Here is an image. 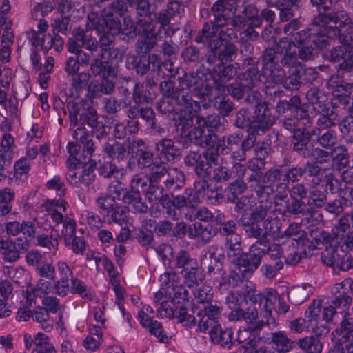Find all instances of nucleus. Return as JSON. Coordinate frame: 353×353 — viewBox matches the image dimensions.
Returning a JSON list of instances; mask_svg holds the SVG:
<instances>
[{"instance_id":"obj_1","label":"nucleus","mask_w":353,"mask_h":353,"mask_svg":"<svg viewBox=\"0 0 353 353\" xmlns=\"http://www.w3.org/2000/svg\"><path fill=\"white\" fill-rule=\"evenodd\" d=\"M70 126L76 127L79 125L87 123L92 129L103 132L105 126L101 121H98L95 110L86 109L82 103L70 101L68 104Z\"/></svg>"},{"instance_id":"obj_2","label":"nucleus","mask_w":353,"mask_h":353,"mask_svg":"<svg viewBox=\"0 0 353 353\" xmlns=\"http://www.w3.org/2000/svg\"><path fill=\"white\" fill-rule=\"evenodd\" d=\"M330 14V12L327 14L321 13L317 15L313 19L312 27L310 28V31H312L310 42L321 49L330 44L332 37L336 36V34H339V23H335L332 21L319 23H316L315 21L316 19L320 15H327Z\"/></svg>"},{"instance_id":"obj_3","label":"nucleus","mask_w":353,"mask_h":353,"mask_svg":"<svg viewBox=\"0 0 353 353\" xmlns=\"http://www.w3.org/2000/svg\"><path fill=\"white\" fill-rule=\"evenodd\" d=\"M68 181L75 185H88L94 179V167L81 161L77 158H69L67 161Z\"/></svg>"},{"instance_id":"obj_4","label":"nucleus","mask_w":353,"mask_h":353,"mask_svg":"<svg viewBox=\"0 0 353 353\" xmlns=\"http://www.w3.org/2000/svg\"><path fill=\"white\" fill-rule=\"evenodd\" d=\"M101 17L100 18L96 12L89 13L86 27L90 30H95L97 32L109 31L119 34L121 32V21L117 15L103 10Z\"/></svg>"},{"instance_id":"obj_5","label":"nucleus","mask_w":353,"mask_h":353,"mask_svg":"<svg viewBox=\"0 0 353 353\" xmlns=\"http://www.w3.org/2000/svg\"><path fill=\"white\" fill-rule=\"evenodd\" d=\"M161 94L168 99L174 100L179 105L184 108L195 110L198 107V103L192 99V96L184 89L179 87L175 89L174 83L170 81H162L160 85Z\"/></svg>"},{"instance_id":"obj_6","label":"nucleus","mask_w":353,"mask_h":353,"mask_svg":"<svg viewBox=\"0 0 353 353\" xmlns=\"http://www.w3.org/2000/svg\"><path fill=\"white\" fill-rule=\"evenodd\" d=\"M276 47L278 52L282 53L284 51L283 58L281 60L283 68L288 72L292 71L294 68L297 69V70H303L301 63L297 61V52L294 41H291L288 38L284 37L276 43Z\"/></svg>"},{"instance_id":"obj_7","label":"nucleus","mask_w":353,"mask_h":353,"mask_svg":"<svg viewBox=\"0 0 353 353\" xmlns=\"http://www.w3.org/2000/svg\"><path fill=\"white\" fill-rule=\"evenodd\" d=\"M273 124V119L270 112L268 104L265 102L256 105L254 116L250 123V128L254 132L259 134L264 132Z\"/></svg>"},{"instance_id":"obj_8","label":"nucleus","mask_w":353,"mask_h":353,"mask_svg":"<svg viewBox=\"0 0 353 353\" xmlns=\"http://www.w3.org/2000/svg\"><path fill=\"white\" fill-rule=\"evenodd\" d=\"M30 246L26 238H17L15 241L6 240L0 246V252L8 262H14L19 259V253L28 250Z\"/></svg>"},{"instance_id":"obj_9","label":"nucleus","mask_w":353,"mask_h":353,"mask_svg":"<svg viewBox=\"0 0 353 353\" xmlns=\"http://www.w3.org/2000/svg\"><path fill=\"white\" fill-rule=\"evenodd\" d=\"M154 302L159 306L157 314L161 318L173 319L175 311L179 308L176 307V303L171 300L170 293L163 289H160L154 294Z\"/></svg>"},{"instance_id":"obj_10","label":"nucleus","mask_w":353,"mask_h":353,"mask_svg":"<svg viewBox=\"0 0 353 353\" xmlns=\"http://www.w3.org/2000/svg\"><path fill=\"white\" fill-rule=\"evenodd\" d=\"M220 28L212 23L206 22L196 37L197 43H203L208 45V51L219 50L220 42L219 40V29Z\"/></svg>"},{"instance_id":"obj_11","label":"nucleus","mask_w":353,"mask_h":353,"mask_svg":"<svg viewBox=\"0 0 353 353\" xmlns=\"http://www.w3.org/2000/svg\"><path fill=\"white\" fill-rule=\"evenodd\" d=\"M59 279L54 282V288L58 295L66 296L70 292L69 281L74 278L73 272L69 265L64 261L57 263Z\"/></svg>"},{"instance_id":"obj_12","label":"nucleus","mask_w":353,"mask_h":353,"mask_svg":"<svg viewBox=\"0 0 353 353\" xmlns=\"http://www.w3.org/2000/svg\"><path fill=\"white\" fill-rule=\"evenodd\" d=\"M86 28V31L81 28H75L73 32V38L68 41V47L72 45L79 49L85 48L91 51L95 50L97 48V42L89 33V30H91L87 27Z\"/></svg>"},{"instance_id":"obj_13","label":"nucleus","mask_w":353,"mask_h":353,"mask_svg":"<svg viewBox=\"0 0 353 353\" xmlns=\"http://www.w3.org/2000/svg\"><path fill=\"white\" fill-rule=\"evenodd\" d=\"M333 234L336 242L349 246L353 241L350 232V216L345 215L340 219L339 223L333 229Z\"/></svg>"},{"instance_id":"obj_14","label":"nucleus","mask_w":353,"mask_h":353,"mask_svg":"<svg viewBox=\"0 0 353 353\" xmlns=\"http://www.w3.org/2000/svg\"><path fill=\"white\" fill-rule=\"evenodd\" d=\"M236 46L232 42H226L222 50L208 51L207 61L210 64H215L216 61H220L221 63L223 61H231L233 56L236 55Z\"/></svg>"},{"instance_id":"obj_15","label":"nucleus","mask_w":353,"mask_h":353,"mask_svg":"<svg viewBox=\"0 0 353 353\" xmlns=\"http://www.w3.org/2000/svg\"><path fill=\"white\" fill-rule=\"evenodd\" d=\"M90 74L93 77L101 79L116 78L115 68L107 61H102L101 58L94 59L90 64Z\"/></svg>"},{"instance_id":"obj_16","label":"nucleus","mask_w":353,"mask_h":353,"mask_svg":"<svg viewBox=\"0 0 353 353\" xmlns=\"http://www.w3.org/2000/svg\"><path fill=\"white\" fill-rule=\"evenodd\" d=\"M306 129L298 130L293 135V149L304 158H310V152L313 145L309 141V136H306Z\"/></svg>"},{"instance_id":"obj_17","label":"nucleus","mask_w":353,"mask_h":353,"mask_svg":"<svg viewBox=\"0 0 353 353\" xmlns=\"http://www.w3.org/2000/svg\"><path fill=\"white\" fill-rule=\"evenodd\" d=\"M239 225L243 229L245 235L248 239L256 240L255 244L266 246L262 228L257 223L239 219Z\"/></svg>"},{"instance_id":"obj_18","label":"nucleus","mask_w":353,"mask_h":353,"mask_svg":"<svg viewBox=\"0 0 353 353\" xmlns=\"http://www.w3.org/2000/svg\"><path fill=\"white\" fill-rule=\"evenodd\" d=\"M130 142L125 141L123 143L110 140L103 146V151L111 158L119 160L123 159L129 153Z\"/></svg>"},{"instance_id":"obj_19","label":"nucleus","mask_w":353,"mask_h":353,"mask_svg":"<svg viewBox=\"0 0 353 353\" xmlns=\"http://www.w3.org/2000/svg\"><path fill=\"white\" fill-rule=\"evenodd\" d=\"M212 12L214 16L212 23L219 28L228 25L233 14L232 9L222 3L221 1H218L213 5Z\"/></svg>"},{"instance_id":"obj_20","label":"nucleus","mask_w":353,"mask_h":353,"mask_svg":"<svg viewBox=\"0 0 353 353\" xmlns=\"http://www.w3.org/2000/svg\"><path fill=\"white\" fill-rule=\"evenodd\" d=\"M66 202L63 199H47L45 203L42 205V207L49 212L51 219L53 222L57 225L63 223L65 217L62 212L59 211L57 208H62L63 212L65 211Z\"/></svg>"},{"instance_id":"obj_21","label":"nucleus","mask_w":353,"mask_h":353,"mask_svg":"<svg viewBox=\"0 0 353 353\" xmlns=\"http://www.w3.org/2000/svg\"><path fill=\"white\" fill-rule=\"evenodd\" d=\"M206 259V271L210 279L219 285L220 288L221 279H223L225 274V272L223 268V265L218 257H216L213 254H210L208 258Z\"/></svg>"},{"instance_id":"obj_22","label":"nucleus","mask_w":353,"mask_h":353,"mask_svg":"<svg viewBox=\"0 0 353 353\" xmlns=\"http://www.w3.org/2000/svg\"><path fill=\"white\" fill-rule=\"evenodd\" d=\"M212 74L213 79L217 85V88L224 90L227 86L226 83L236 74V69L232 65L221 67L218 64Z\"/></svg>"},{"instance_id":"obj_23","label":"nucleus","mask_w":353,"mask_h":353,"mask_svg":"<svg viewBox=\"0 0 353 353\" xmlns=\"http://www.w3.org/2000/svg\"><path fill=\"white\" fill-rule=\"evenodd\" d=\"M187 110L177 114L174 117V125L178 132L182 134L188 130L193 125L196 117H199L196 114H192V112L196 113L199 106L195 110H191L190 108H185Z\"/></svg>"},{"instance_id":"obj_24","label":"nucleus","mask_w":353,"mask_h":353,"mask_svg":"<svg viewBox=\"0 0 353 353\" xmlns=\"http://www.w3.org/2000/svg\"><path fill=\"white\" fill-rule=\"evenodd\" d=\"M270 341L276 347L277 352H288L295 347L296 343L288 338L283 331H276L270 334Z\"/></svg>"},{"instance_id":"obj_25","label":"nucleus","mask_w":353,"mask_h":353,"mask_svg":"<svg viewBox=\"0 0 353 353\" xmlns=\"http://www.w3.org/2000/svg\"><path fill=\"white\" fill-rule=\"evenodd\" d=\"M188 235L190 238L203 244L208 243L213 236L212 227L204 226L199 222H195L189 226Z\"/></svg>"},{"instance_id":"obj_26","label":"nucleus","mask_w":353,"mask_h":353,"mask_svg":"<svg viewBox=\"0 0 353 353\" xmlns=\"http://www.w3.org/2000/svg\"><path fill=\"white\" fill-rule=\"evenodd\" d=\"M277 301V296L274 292H268L263 296V307L262 312L263 317L265 319L264 321H259L256 322V327L260 328L265 325H268L269 320L272 317V312L274 310V305Z\"/></svg>"},{"instance_id":"obj_27","label":"nucleus","mask_w":353,"mask_h":353,"mask_svg":"<svg viewBox=\"0 0 353 353\" xmlns=\"http://www.w3.org/2000/svg\"><path fill=\"white\" fill-rule=\"evenodd\" d=\"M123 200L125 204L130 205L137 212L145 213L148 211V206L139 191L131 190L126 191Z\"/></svg>"},{"instance_id":"obj_28","label":"nucleus","mask_w":353,"mask_h":353,"mask_svg":"<svg viewBox=\"0 0 353 353\" xmlns=\"http://www.w3.org/2000/svg\"><path fill=\"white\" fill-rule=\"evenodd\" d=\"M196 125L187 134L188 139L196 145L203 146L205 129L207 128L205 119L201 117H195Z\"/></svg>"},{"instance_id":"obj_29","label":"nucleus","mask_w":353,"mask_h":353,"mask_svg":"<svg viewBox=\"0 0 353 353\" xmlns=\"http://www.w3.org/2000/svg\"><path fill=\"white\" fill-rule=\"evenodd\" d=\"M182 274L190 287L199 285L203 281L197 261H192L189 266L182 270Z\"/></svg>"},{"instance_id":"obj_30","label":"nucleus","mask_w":353,"mask_h":353,"mask_svg":"<svg viewBox=\"0 0 353 353\" xmlns=\"http://www.w3.org/2000/svg\"><path fill=\"white\" fill-rule=\"evenodd\" d=\"M203 85V79L197 74L189 73L185 74L183 79H179V87L189 92H196L200 89V86Z\"/></svg>"},{"instance_id":"obj_31","label":"nucleus","mask_w":353,"mask_h":353,"mask_svg":"<svg viewBox=\"0 0 353 353\" xmlns=\"http://www.w3.org/2000/svg\"><path fill=\"white\" fill-rule=\"evenodd\" d=\"M296 344L305 353H321L323 348L319 336L316 335L300 339Z\"/></svg>"},{"instance_id":"obj_32","label":"nucleus","mask_w":353,"mask_h":353,"mask_svg":"<svg viewBox=\"0 0 353 353\" xmlns=\"http://www.w3.org/2000/svg\"><path fill=\"white\" fill-rule=\"evenodd\" d=\"M335 333L344 341H353V317L347 314L342 315V319Z\"/></svg>"},{"instance_id":"obj_33","label":"nucleus","mask_w":353,"mask_h":353,"mask_svg":"<svg viewBox=\"0 0 353 353\" xmlns=\"http://www.w3.org/2000/svg\"><path fill=\"white\" fill-rule=\"evenodd\" d=\"M91 77L92 74L85 72L78 73L76 76L74 75L71 81V88L69 90V97L74 99L78 98L79 92L88 83Z\"/></svg>"},{"instance_id":"obj_34","label":"nucleus","mask_w":353,"mask_h":353,"mask_svg":"<svg viewBox=\"0 0 353 353\" xmlns=\"http://www.w3.org/2000/svg\"><path fill=\"white\" fill-rule=\"evenodd\" d=\"M102 343V331L99 326L90 327L89 335L84 339L83 345L90 351H95Z\"/></svg>"},{"instance_id":"obj_35","label":"nucleus","mask_w":353,"mask_h":353,"mask_svg":"<svg viewBox=\"0 0 353 353\" xmlns=\"http://www.w3.org/2000/svg\"><path fill=\"white\" fill-rule=\"evenodd\" d=\"M257 245V244H253L250 247V252H252L250 256L248 254L241 255V257L246 261L247 265L252 273L259 268L262 256L266 253L265 249L259 250Z\"/></svg>"},{"instance_id":"obj_36","label":"nucleus","mask_w":353,"mask_h":353,"mask_svg":"<svg viewBox=\"0 0 353 353\" xmlns=\"http://www.w3.org/2000/svg\"><path fill=\"white\" fill-rule=\"evenodd\" d=\"M155 150L159 155H163L168 161H173L176 155V150L174 148L172 139H163L155 145Z\"/></svg>"},{"instance_id":"obj_37","label":"nucleus","mask_w":353,"mask_h":353,"mask_svg":"<svg viewBox=\"0 0 353 353\" xmlns=\"http://www.w3.org/2000/svg\"><path fill=\"white\" fill-rule=\"evenodd\" d=\"M310 287L307 285L292 287L288 294L289 300L294 305H299L306 301L309 296Z\"/></svg>"},{"instance_id":"obj_38","label":"nucleus","mask_w":353,"mask_h":353,"mask_svg":"<svg viewBox=\"0 0 353 353\" xmlns=\"http://www.w3.org/2000/svg\"><path fill=\"white\" fill-rule=\"evenodd\" d=\"M334 299L332 301L335 307H347L352 301L351 297L347 294L342 283H336L334 288Z\"/></svg>"},{"instance_id":"obj_39","label":"nucleus","mask_w":353,"mask_h":353,"mask_svg":"<svg viewBox=\"0 0 353 353\" xmlns=\"http://www.w3.org/2000/svg\"><path fill=\"white\" fill-rule=\"evenodd\" d=\"M278 48L276 46L275 48H265L263 55V72L265 70H270L272 68L276 67L278 65Z\"/></svg>"},{"instance_id":"obj_40","label":"nucleus","mask_w":353,"mask_h":353,"mask_svg":"<svg viewBox=\"0 0 353 353\" xmlns=\"http://www.w3.org/2000/svg\"><path fill=\"white\" fill-rule=\"evenodd\" d=\"M202 147H210L216 152H223L225 150V140L218 138L212 130H208V134L204 135Z\"/></svg>"},{"instance_id":"obj_41","label":"nucleus","mask_w":353,"mask_h":353,"mask_svg":"<svg viewBox=\"0 0 353 353\" xmlns=\"http://www.w3.org/2000/svg\"><path fill=\"white\" fill-rule=\"evenodd\" d=\"M310 203L307 204L303 199H292L290 202H288L285 211L294 215H305L310 212Z\"/></svg>"},{"instance_id":"obj_42","label":"nucleus","mask_w":353,"mask_h":353,"mask_svg":"<svg viewBox=\"0 0 353 353\" xmlns=\"http://www.w3.org/2000/svg\"><path fill=\"white\" fill-rule=\"evenodd\" d=\"M316 142L323 148L331 149L337 143V134L334 130H327L322 133L317 132Z\"/></svg>"},{"instance_id":"obj_43","label":"nucleus","mask_w":353,"mask_h":353,"mask_svg":"<svg viewBox=\"0 0 353 353\" xmlns=\"http://www.w3.org/2000/svg\"><path fill=\"white\" fill-rule=\"evenodd\" d=\"M211 340L222 347H230L232 343V332L230 330H223L219 325L215 332L212 331Z\"/></svg>"},{"instance_id":"obj_44","label":"nucleus","mask_w":353,"mask_h":353,"mask_svg":"<svg viewBox=\"0 0 353 353\" xmlns=\"http://www.w3.org/2000/svg\"><path fill=\"white\" fill-rule=\"evenodd\" d=\"M225 248L229 256L238 255L241 251V236L235 233L225 237Z\"/></svg>"},{"instance_id":"obj_45","label":"nucleus","mask_w":353,"mask_h":353,"mask_svg":"<svg viewBox=\"0 0 353 353\" xmlns=\"http://www.w3.org/2000/svg\"><path fill=\"white\" fill-rule=\"evenodd\" d=\"M168 176V178L165 181V185L168 189H171L172 187L175 189H178L185 183V176L183 173L176 168L170 169Z\"/></svg>"},{"instance_id":"obj_46","label":"nucleus","mask_w":353,"mask_h":353,"mask_svg":"<svg viewBox=\"0 0 353 353\" xmlns=\"http://www.w3.org/2000/svg\"><path fill=\"white\" fill-rule=\"evenodd\" d=\"M302 70H297V69H292V71L288 72L285 79L282 83L283 86L290 90H295L299 89L300 87L301 82V74Z\"/></svg>"},{"instance_id":"obj_47","label":"nucleus","mask_w":353,"mask_h":353,"mask_svg":"<svg viewBox=\"0 0 353 353\" xmlns=\"http://www.w3.org/2000/svg\"><path fill=\"white\" fill-rule=\"evenodd\" d=\"M173 319H175L177 323L187 327H192L196 325L195 317L190 314L188 310L183 307H179L175 311V315Z\"/></svg>"},{"instance_id":"obj_48","label":"nucleus","mask_w":353,"mask_h":353,"mask_svg":"<svg viewBox=\"0 0 353 353\" xmlns=\"http://www.w3.org/2000/svg\"><path fill=\"white\" fill-rule=\"evenodd\" d=\"M243 279L239 276V274L235 272L230 268L229 274H226L223 276V279H221L220 283V290H226L230 287H236L243 281Z\"/></svg>"},{"instance_id":"obj_49","label":"nucleus","mask_w":353,"mask_h":353,"mask_svg":"<svg viewBox=\"0 0 353 353\" xmlns=\"http://www.w3.org/2000/svg\"><path fill=\"white\" fill-rule=\"evenodd\" d=\"M279 221L276 219L268 217L263 223L262 231L265 243L268 242L269 236H274L279 232L280 226Z\"/></svg>"},{"instance_id":"obj_50","label":"nucleus","mask_w":353,"mask_h":353,"mask_svg":"<svg viewBox=\"0 0 353 353\" xmlns=\"http://www.w3.org/2000/svg\"><path fill=\"white\" fill-rule=\"evenodd\" d=\"M333 153L335 154L334 160L336 162L338 170H342L348 166L349 154L345 146L340 145L334 148Z\"/></svg>"},{"instance_id":"obj_51","label":"nucleus","mask_w":353,"mask_h":353,"mask_svg":"<svg viewBox=\"0 0 353 353\" xmlns=\"http://www.w3.org/2000/svg\"><path fill=\"white\" fill-rule=\"evenodd\" d=\"M268 207L261 203L259 206L256 207L250 214H243L240 218L259 223V222L265 220L268 214Z\"/></svg>"},{"instance_id":"obj_52","label":"nucleus","mask_w":353,"mask_h":353,"mask_svg":"<svg viewBox=\"0 0 353 353\" xmlns=\"http://www.w3.org/2000/svg\"><path fill=\"white\" fill-rule=\"evenodd\" d=\"M72 286L70 291L73 294H78L82 298L91 299L92 296V291L88 288L86 284L77 278H73L71 280Z\"/></svg>"},{"instance_id":"obj_53","label":"nucleus","mask_w":353,"mask_h":353,"mask_svg":"<svg viewBox=\"0 0 353 353\" xmlns=\"http://www.w3.org/2000/svg\"><path fill=\"white\" fill-rule=\"evenodd\" d=\"M100 175L105 178H110L114 176L118 178L122 176L124 173V170L119 168L115 164L111 162H106L103 163L99 168Z\"/></svg>"},{"instance_id":"obj_54","label":"nucleus","mask_w":353,"mask_h":353,"mask_svg":"<svg viewBox=\"0 0 353 353\" xmlns=\"http://www.w3.org/2000/svg\"><path fill=\"white\" fill-rule=\"evenodd\" d=\"M334 125L332 120L327 116L322 115L321 116L316 122V125L311 130H306V135L307 136H313L317 135V132L322 133V132H326V130H330L332 126Z\"/></svg>"},{"instance_id":"obj_55","label":"nucleus","mask_w":353,"mask_h":353,"mask_svg":"<svg viewBox=\"0 0 353 353\" xmlns=\"http://www.w3.org/2000/svg\"><path fill=\"white\" fill-rule=\"evenodd\" d=\"M322 301L314 300L310 305L307 310L305 312V316L308 319L312 325L316 326L318 320L321 312Z\"/></svg>"},{"instance_id":"obj_56","label":"nucleus","mask_w":353,"mask_h":353,"mask_svg":"<svg viewBox=\"0 0 353 353\" xmlns=\"http://www.w3.org/2000/svg\"><path fill=\"white\" fill-rule=\"evenodd\" d=\"M36 271L39 276L42 279L50 281H54L56 279V270L55 267L52 263L48 261H43L36 268Z\"/></svg>"},{"instance_id":"obj_57","label":"nucleus","mask_w":353,"mask_h":353,"mask_svg":"<svg viewBox=\"0 0 353 353\" xmlns=\"http://www.w3.org/2000/svg\"><path fill=\"white\" fill-rule=\"evenodd\" d=\"M76 221L71 217L65 216L63 221V229L61 230V234L63 236L64 241H69L72 239V238L76 236Z\"/></svg>"},{"instance_id":"obj_58","label":"nucleus","mask_w":353,"mask_h":353,"mask_svg":"<svg viewBox=\"0 0 353 353\" xmlns=\"http://www.w3.org/2000/svg\"><path fill=\"white\" fill-rule=\"evenodd\" d=\"M242 13L245 16V21L252 26H261L262 24V19L259 15L258 9L253 5H248L245 7Z\"/></svg>"},{"instance_id":"obj_59","label":"nucleus","mask_w":353,"mask_h":353,"mask_svg":"<svg viewBox=\"0 0 353 353\" xmlns=\"http://www.w3.org/2000/svg\"><path fill=\"white\" fill-rule=\"evenodd\" d=\"M135 33L147 39L154 38V26L150 22L139 19L136 24Z\"/></svg>"},{"instance_id":"obj_60","label":"nucleus","mask_w":353,"mask_h":353,"mask_svg":"<svg viewBox=\"0 0 353 353\" xmlns=\"http://www.w3.org/2000/svg\"><path fill=\"white\" fill-rule=\"evenodd\" d=\"M201 316V319L198 323L197 331L203 333L208 332L211 336L212 333V331L215 332L217 327L220 325L219 322L208 316L203 315Z\"/></svg>"},{"instance_id":"obj_61","label":"nucleus","mask_w":353,"mask_h":353,"mask_svg":"<svg viewBox=\"0 0 353 353\" xmlns=\"http://www.w3.org/2000/svg\"><path fill=\"white\" fill-rule=\"evenodd\" d=\"M339 256L338 250L333 246H327L321 252V261L327 266L332 267L335 270V263Z\"/></svg>"},{"instance_id":"obj_62","label":"nucleus","mask_w":353,"mask_h":353,"mask_svg":"<svg viewBox=\"0 0 353 353\" xmlns=\"http://www.w3.org/2000/svg\"><path fill=\"white\" fill-rule=\"evenodd\" d=\"M248 263L245 259H242L241 256L236 258L235 260L232 261L231 263L230 269L234 271L235 272L243 279L248 276L252 274V272L248 267Z\"/></svg>"},{"instance_id":"obj_63","label":"nucleus","mask_w":353,"mask_h":353,"mask_svg":"<svg viewBox=\"0 0 353 353\" xmlns=\"http://www.w3.org/2000/svg\"><path fill=\"white\" fill-rule=\"evenodd\" d=\"M35 244L38 246L43 247L49 250L58 249L59 242L57 239H53L52 236L45 234H39L36 236Z\"/></svg>"},{"instance_id":"obj_64","label":"nucleus","mask_w":353,"mask_h":353,"mask_svg":"<svg viewBox=\"0 0 353 353\" xmlns=\"http://www.w3.org/2000/svg\"><path fill=\"white\" fill-rule=\"evenodd\" d=\"M138 165L141 168H150L155 162L152 152L143 149L137 150L136 152Z\"/></svg>"}]
</instances>
